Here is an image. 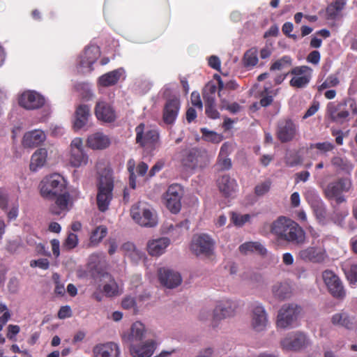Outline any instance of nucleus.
Returning a JSON list of instances; mask_svg holds the SVG:
<instances>
[{
	"label": "nucleus",
	"instance_id": "5",
	"mask_svg": "<svg viewBox=\"0 0 357 357\" xmlns=\"http://www.w3.org/2000/svg\"><path fill=\"white\" fill-rule=\"evenodd\" d=\"M66 190V181L59 174L45 176L40 183V192L46 199L52 200L56 195Z\"/></svg>",
	"mask_w": 357,
	"mask_h": 357
},
{
	"label": "nucleus",
	"instance_id": "58",
	"mask_svg": "<svg viewBox=\"0 0 357 357\" xmlns=\"http://www.w3.org/2000/svg\"><path fill=\"white\" fill-rule=\"evenodd\" d=\"M78 243L77 236L73 233H70L65 241L64 245L69 249H73L77 246Z\"/></svg>",
	"mask_w": 357,
	"mask_h": 357
},
{
	"label": "nucleus",
	"instance_id": "12",
	"mask_svg": "<svg viewBox=\"0 0 357 357\" xmlns=\"http://www.w3.org/2000/svg\"><path fill=\"white\" fill-rule=\"evenodd\" d=\"M183 190L181 185L172 184L169 186L164 195V199L167 208L173 213H177L181 208V198Z\"/></svg>",
	"mask_w": 357,
	"mask_h": 357
},
{
	"label": "nucleus",
	"instance_id": "43",
	"mask_svg": "<svg viewBox=\"0 0 357 357\" xmlns=\"http://www.w3.org/2000/svg\"><path fill=\"white\" fill-rule=\"evenodd\" d=\"M342 267L348 281L351 284L357 283V264L347 260L342 264Z\"/></svg>",
	"mask_w": 357,
	"mask_h": 357
},
{
	"label": "nucleus",
	"instance_id": "61",
	"mask_svg": "<svg viewBox=\"0 0 357 357\" xmlns=\"http://www.w3.org/2000/svg\"><path fill=\"white\" fill-rule=\"evenodd\" d=\"M191 102L192 105L199 109H202L203 104L200 98L199 93L197 91H193L191 93Z\"/></svg>",
	"mask_w": 357,
	"mask_h": 357
},
{
	"label": "nucleus",
	"instance_id": "20",
	"mask_svg": "<svg viewBox=\"0 0 357 357\" xmlns=\"http://www.w3.org/2000/svg\"><path fill=\"white\" fill-rule=\"evenodd\" d=\"M127 170L129 173V186L135 190L137 188V176H144L146 174L149 169L148 165L144 162H140L137 166L133 158H130L127 162Z\"/></svg>",
	"mask_w": 357,
	"mask_h": 357
},
{
	"label": "nucleus",
	"instance_id": "60",
	"mask_svg": "<svg viewBox=\"0 0 357 357\" xmlns=\"http://www.w3.org/2000/svg\"><path fill=\"white\" fill-rule=\"evenodd\" d=\"M293 29H294V25L290 22H285L282 25V31L285 36H287L289 38H291L293 39H296V35L290 34V33L293 31Z\"/></svg>",
	"mask_w": 357,
	"mask_h": 357
},
{
	"label": "nucleus",
	"instance_id": "63",
	"mask_svg": "<svg viewBox=\"0 0 357 357\" xmlns=\"http://www.w3.org/2000/svg\"><path fill=\"white\" fill-rule=\"evenodd\" d=\"M20 328L17 325H9L8 326L7 337L13 340V337L20 333Z\"/></svg>",
	"mask_w": 357,
	"mask_h": 357
},
{
	"label": "nucleus",
	"instance_id": "6",
	"mask_svg": "<svg viewBox=\"0 0 357 357\" xmlns=\"http://www.w3.org/2000/svg\"><path fill=\"white\" fill-rule=\"evenodd\" d=\"M348 105L354 114H357L356 102L351 98H344L337 103L334 102L328 103L326 114L332 121L342 122L349 116V112L347 109Z\"/></svg>",
	"mask_w": 357,
	"mask_h": 357
},
{
	"label": "nucleus",
	"instance_id": "40",
	"mask_svg": "<svg viewBox=\"0 0 357 357\" xmlns=\"http://www.w3.org/2000/svg\"><path fill=\"white\" fill-rule=\"evenodd\" d=\"M47 151L45 149L40 148L36 151L31 156L30 169L36 171L38 167H43L47 159Z\"/></svg>",
	"mask_w": 357,
	"mask_h": 357
},
{
	"label": "nucleus",
	"instance_id": "32",
	"mask_svg": "<svg viewBox=\"0 0 357 357\" xmlns=\"http://www.w3.org/2000/svg\"><path fill=\"white\" fill-rule=\"evenodd\" d=\"M169 244L170 240L167 237L150 240L147 243V252L153 257L160 256L165 252Z\"/></svg>",
	"mask_w": 357,
	"mask_h": 357
},
{
	"label": "nucleus",
	"instance_id": "2",
	"mask_svg": "<svg viewBox=\"0 0 357 357\" xmlns=\"http://www.w3.org/2000/svg\"><path fill=\"white\" fill-rule=\"evenodd\" d=\"M96 202L98 209L106 211L113 198L114 178L111 170L105 169L100 175L97 184Z\"/></svg>",
	"mask_w": 357,
	"mask_h": 357
},
{
	"label": "nucleus",
	"instance_id": "18",
	"mask_svg": "<svg viewBox=\"0 0 357 357\" xmlns=\"http://www.w3.org/2000/svg\"><path fill=\"white\" fill-rule=\"evenodd\" d=\"M43 96L34 91L24 92L19 98V105L26 109H37L45 105Z\"/></svg>",
	"mask_w": 357,
	"mask_h": 357
},
{
	"label": "nucleus",
	"instance_id": "46",
	"mask_svg": "<svg viewBox=\"0 0 357 357\" xmlns=\"http://www.w3.org/2000/svg\"><path fill=\"white\" fill-rule=\"evenodd\" d=\"M107 229L104 225L97 227L92 231L90 236V243L93 245L98 244L106 236Z\"/></svg>",
	"mask_w": 357,
	"mask_h": 357
},
{
	"label": "nucleus",
	"instance_id": "31",
	"mask_svg": "<svg viewBox=\"0 0 357 357\" xmlns=\"http://www.w3.org/2000/svg\"><path fill=\"white\" fill-rule=\"evenodd\" d=\"M93 353L94 357H119L120 351L116 344L107 342L95 346Z\"/></svg>",
	"mask_w": 357,
	"mask_h": 357
},
{
	"label": "nucleus",
	"instance_id": "10",
	"mask_svg": "<svg viewBox=\"0 0 357 357\" xmlns=\"http://www.w3.org/2000/svg\"><path fill=\"white\" fill-rule=\"evenodd\" d=\"M298 135V126L291 119L280 120L276 128V137L282 143H287L294 139Z\"/></svg>",
	"mask_w": 357,
	"mask_h": 357
},
{
	"label": "nucleus",
	"instance_id": "62",
	"mask_svg": "<svg viewBox=\"0 0 357 357\" xmlns=\"http://www.w3.org/2000/svg\"><path fill=\"white\" fill-rule=\"evenodd\" d=\"M71 315V309L68 305L62 306L58 312V317L61 319L70 317Z\"/></svg>",
	"mask_w": 357,
	"mask_h": 357
},
{
	"label": "nucleus",
	"instance_id": "29",
	"mask_svg": "<svg viewBox=\"0 0 357 357\" xmlns=\"http://www.w3.org/2000/svg\"><path fill=\"white\" fill-rule=\"evenodd\" d=\"M46 135L40 130H34L24 134L22 144L25 148H34L45 142Z\"/></svg>",
	"mask_w": 357,
	"mask_h": 357
},
{
	"label": "nucleus",
	"instance_id": "13",
	"mask_svg": "<svg viewBox=\"0 0 357 357\" xmlns=\"http://www.w3.org/2000/svg\"><path fill=\"white\" fill-rule=\"evenodd\" d=\"M52 200L54 202L49 206V211L52 215H59L66 213L73 206L74 200L66 190L56 195Z\"/></svg>",
	"mask_w": 357,
	"mask_h": 357
},
{
	"label": "nucleus",
	"instance_id": "44",
	"mask_svg": "<svg viewBox=\"0 0 357 357\" xmlns=\"http://www.w3.org/2000/svg\"><path fill=\"white\" fill-rule=\"evenodd\" d=\"M82 55L88 61V65H93L100 56V50L99 47L91 45L84 50Z\"/></svg>",
	"mask_w": 357,
	"mask_h": 357
},
{
	"label": "nucleus",
	"instance_id": "49",
	"mask_svg": "<svg viewBox=\"0 0 357 357\" xmlns=\"http://www.w3.org/2000/svg\"><path fill=\"white\" fill-rule=\"evenodd\" d=\"M201 132L205 141L218 144L222 140V136L221 135L213 131H210L205 128L201 129Z\"/></svg>",
	"mask_w": 357,
	"mask_h": 357
},
{
	"label": "nucleus",
	"instance_id": "42",
	"mask_svg": "<svg viewBox=\"0 0 357 357\" xmlns=\"http://www.w3.org/2000/svg\"><path fill=\"white\" fill-rule=\"evenodd\" d=\"M331 165L337 172L350 173L354 169V166L349 160L346 158L340 156H335L332 158Z\"/></svg>",
	"mask_w": 357,
	"mask_h": 357
},
{
	"label": "nucleus",
	"instance_id": "19",
	"mask_svg": "<svg viewBox=\"0 0 357 357\" xmlns=\"http://www.w3.org/2000/svg\"><path fill=\"white\" fill-rule=\"evenodd\" d=\"M181 107L180 100L174 97L167 100L162 111V120L168 125L176 121Z\"/></svg>",
	"mask_w": 357,
	"mask_h": 357
},
{
	"label": "nucleus",
	"instance_id": "54",
	"mask_svg": "<svg viewBox=\"0 0 357 357\" xmlns=\"http://www.w3.org/2000/svg\"><path fill=\"white\" fill-rule=\"evenodd\" d=\"M88 61L81 54L79 57L78 67L83 73H91L93 70V65H88Z\"/></svg>",
	"mask_w": 357,
	"mask_h": 357
},
{
	"label": "nucleus",
	"instance_id": "15",
	"mask_svg": "<svg viewBox=\"0 0 357 357\" xmlns=\"http://www.w3.org/2000/svg\"><path fill=\"white\" fill-rule=\"evenodd\" d=\"M88 162V155L84 151L83 141L76 137L70 144V163L74 167L86 165Z\"/></svg>",
	"mask_w": 357,
	"mask_h": 357
},
{
	"label": "nucleus",
	"instance_id": "36",
	"mask_svg": "<svg viewBox=\"0 0 357 357\" xmlns=\"http://www.w3.org/2000/svg\"><path fill=\"white\" fill-rule=\"evenodd\" d=\"M145 331L144 325L140 321H136L132 324L126 340L129 341L130 344L139 342L143 339Z\"/></svg>",
	"mask_w": 357,
	"mask_h": 357
},
{
	"label": "nucleus",
	"instance_id": "8",
	"mask_svg": "<svg viewBox=\"0 0 357 357\" xmlns=\"http://www.w3.org/2000/svg\"><path fill=\"white\" fill-rule=\"evenodd\" d=\"M130 215L138 225L146 227H153L158 224L157 216L149 208L133 205L130 208Z\"/></svg>",
	"mask_w": 357,
	"mask_h": 357
},
{
	"label": "nucleus",
	"instance_id": "57",
	"mask_svg": "<svg viewBox=\"0 0 357 357\" xmlns=\"http://www.w3.org/2000/svg\"><path fill=\"white\" fill-rule=\"evenodd\" d=\"M205 112L207 116L212 119H216L220 116V113L215 108V104L205 105Z\"/></svg>",
	"mask_w": 357,
	"mask_h": 357
},
{
	"label": "nucleus",
	"instance_id": "4",
	"mask_svg": "<svg viewBox=\"0 0 357 357\" xmlns=\"http://www.w3.org/2000/svg\"><path fill=\"white\" fill-rule=\"evenodd\" d=\"M211 156L208 151L202 148L185 149L183 151L181 162L190 169H204L210 163Z\"/></svg>",
	"mask_w": 357,
	"mask_h": 357
},
{
	"label": "nucleus",
	"instance_id": "7",
	"mask_svg": "<svg viewBox=\"0 0 357 357\" xmlns=\"http://www.w3.org/2000/svg\"><path fill=\"white\" fill-rule=\"evenodd\" d=\"M301 308L296 304H285L278 312L276 324L278 328H287L297 319Z\"/></svg>",
	"mask_w": 357,
	"mask_h": 357
},
{
	"label": "nucleus",
	"instance_id": "1",
	"mask_svg": "<svg viewBox=\"0 0 357 357\" xmlns=\"http://www.w3.org/2000/svg\"><path fill=\"white\" fill-rule=\"evenodd\" d=\"M270 231L279 242L301 245L305 241V233L303 228L284 216H280L272 222Z\"/></svg>",
	"mask_w": 357,
	"mask_h": 357
},
{
	"label": "nucleus",
	"instance_id": "11",
	"mask_svg": "<svg viewBox=\"0 0 357 357\" xmlns=\"http://www.w3.org/2000/svg\"><path fill=\"white\" fill-rule=\"evenodd\" d=\"M323 280L329 293L335 298L342 299L346 292L340 278L332 271L326 270L322 273Z\"/></svg>",
	"mask_w": 357,
	"mask_h": 357
},
{
	"label": "nucleus",
	"instance_id": "25",
	"mask_svg": "<svg viewBox=\"0 0 357 357\" xmlns=\"http://www.w3.org/2000/svg\"><path fill=\"white\" fill-rule=\"evenodd\" d=\"M156 348V342L153 340H147L142 344H130V352L133 357H151Z\"/></svg>",
	"mask_w": 357,
	"mask_h": 357
},
{
	"label": "nucleus",
	"instance_id": "48",
	"mask_svg": "<svg viewBox=\"0 0 357 357\" xmlns=\"http://www.w3.org/2000/svg\"><path fill=\"white\" fill-rule=\"evenodd\" d=\"M291 58L289 56L285 55L273 62L270 67V70H282L287 67L291 66Z\"/></svg>",
	"mask_w": 357,
	"mask_h": 357
},
{
	"label": "nucleus",
	"instance_id": "24",
	"mask_svg": "<svg viewBox=\"0 0 357 357\" xmlns=\"http://www.w3.org/2000/svg\"><path fill=\"white\" fill-rule=\"evenodd\" d=\"M95 114L98 120L107 123L114 122L116 119V112L112 106L105 101L96 103Z\"/></svg>",
	"mask_w": 357,
	"mask_h": 357
},
{
	"label": "nucleus",
	"instance_id": "50",
	"mask_svg": "<svg viewBox=\"0 0 357 357\" xmlns=\"http://www.w3.org/2000/svg\"><path fill=\"white\" fill-rule=\"evenodd\" d=\"M215 167L218 171H227L231 168L232 162L228 156L218 155Z\"/></svg>",
	"mask_w": 357,
	"mask_h": 357
},
{
	"label": "nucleus",
	"instance_id": "21",
	"mask_svg": "<svg viewBox=\"0 0 357 357\" xmlns=\"http://www.w3.org/2000/svg\"><path fill=\"white\" fill-rule=\"evenodd\" d=\"M158 274L160 283L167 288H175L181 283V275L169 268H160L158 271Z\"/></svg>",
	"mask_w": 357,
	"mask_h": 357
},
{
	"label": "nucleus",
	"instance_id": "64",
	"mask_svg": "<svg viewBox=\"0 0 357 357\" xmlns=\"http://www.w3.org/2000/svg\"><path fill=\"white\" fill-rule=\"evenodd\" d=\"M135 304V300L132 297H126L122 301L121 303L122 307L126 310L134 307Z\"/></svg>",
	"mask_w": 357,
	"mask_h": 357
},
{
	"label": "nucleus",
	"instance_id": "3",
	"mask_svg": "<svg viewBox=\"0 0 357 357\" xmlns=\"http://www.w3.org/2000/svg\"><path fill=\"white\" fill-rule=\"evenodd\" d=\"M351 179L348 177H340L322 186L324 197L328 201H335L337 204L346 202L344 193L349 192L352 188Z\"/></svg>",
	"mask_w": 357,
	"mask_h": 357
},
{
	"label": "nucleus",
	"instance_id": "34",
	"mask_svg": "<svg viewBox=\"0 0 357 357\" xmlns=\"http://www.w3.org/2000/svg\"><path fill=\"white\" fill-rule=\"evenodd\" d=\"M123 73L122 68H119L107 73L99 77L100 85L107 87L116 84L120 79Z\"/></svg>",
	"mask_w": 357,
	"mask_h": 357
},
{
	"label": "nucleus",
	"instance_id": "30",
	"mask_svg": "<svg viewBox=\"0 0 357 357\" xmlns=\"http://www.w3.org/2000/svg\"><path fill=\"white\" fill-rule=\"evenodd\" d=\"M220 192L225 197H230L236 192L238 185L236 181L229 175H223L217 181Z\"/></svg>",
	"mask_w": 357,
	"mask_h": 357
},
{
	"label": "nucleus",
	"instance_id": "39",
	"mask_svg": "<svg viewBox=\"0 0 357 357\" xmlns=\"http://www.w3.org/2000/svg\"><path fill=\"white\" fill-rule=\"evenodd\" d=\"M238 250L241 253L247 255L249 252H257L260 255H265L267 250L259 242H245L241 244Z\"/></svg>",
	"mask_w": 357,
	"mask_h": 357
},
{
	"label": "nucleus",
	"instance_id": "37",
	"mask_svg": "<svg viewBox=\"0 0 357 357\" xmlns=\"http://www.w3.org/2000/svg\"><path fill=\"white\" fill-rule=\"evenodd\" d=\"M272 293L276 298L284 300L291 295V289L287 282H277L272 287Z\"/></svg>",
	"mask_w": 357,
	"mask_h": 357
},
{
	"label": "nucleus",
	"instance_id": "26",
	"mask_svg": "<svg viewBox=\"0 0 357 357\" xmlns=\"http://www.w3.org/2000/svg\"><path fill=\"white\" fill-rule=\"evenodd\" d=\"M331 322L335 326L344 327L348 330H354L357 328L356 318L344 311L333 314L331 317Z\"/></svg>",
	"mask_w": 357,
	"mask_h": 357
},
{
	"label": "nucleus",
	"instance_id": "14",
	"mask_svg": "<svg viewBox=\"0 0 357 357\" xmlns=\"http://www.w3.org/2000/svg\"><path fill=\"white\" fill-rule=\"evenodd\" d=\"M312 69L307 66H296L292 68L289 73L294 77L289 82L290 86L297 89L306 87L312 79Z\"/></svg>",
	"mask_w": 357,
	"mask_h": 357
},
{
	"label": "nucleus",
	"instance_id": "23",
	"mask_svg": "<svg viewBox=\"0 0 357 357\" xmlns=\"http://www.w3.org/2000/svg\"><path fill=\"white\" fill-rule=\"evenodd\" d=\"M268 324L267 314L264 307L259 304L253 307L251 314V326L256 331H264Z\"/></svg>",
	"mask_w": 357,
	"mask_h": 357
},
{
	"label": "nucleus",
	"instance_id": "47",
	"mask_svg": "<svg viewBox=\"0 0 357 357\" xmlns=\"http://www.w3.org/2000/svg\"><path fill=\"white\" fill-rule=\"evenodd\" d=\"M340 83L339 77L335 74H331L328 75L324 82L317 86V91L319 93H321L326 89L337 86Z\"/></svg>",
	"mask_w": 357,
	"mask_h": 357
},
{
	"label": "nucleus",
	"instance_id": "45",
	"mask_svg": "<svg viewBox=\"0 0 357 357\" xmlns=\"http://www.w3.org/2000/svg\"><path fill=\"white\" fill-rule=\"evenodd\" d=\"M257 50L256 48H251L245 52L243 56V65L246 68L253 67L258 63Z\"/></svg>",
	"mask_w": 357,
	"mask_h": 357
},
{
	"label": "nucleus",
	"instance_id": "41",
	"mask_svg": "<svg viewBox=\"0 0 357 357\" xmlns=\"http://www.w3.org/2000/svg\"><path fill=\"white\" fill-rule=\"evenodd\" d=\"M102 276L109 280V283L103 286V291L108 297H114L121 294L119 287L115 280L107 273H104Z\"/></svg>",
	"mask_w": 357,
	"mask_h": 357
},
{
	"label": "nucleus",
	"instance_id": "9",
	"mask_svg": "<svg viewBox=\"0 0 357 357\" xmlns=\"http://www.w3.org/2000/svg\"><path fill=\"white\" fill-rule=\"evenodd\" d=\"M191 252L196 256H209L213 249V241L206 234H195L190 244Z\"/></svg>",
	"mask_w": 357,
	"mask_h": 357
},
{
	"label": "nucleus",
	"instance_id": "55",
	"mask_svg": "<svg viewBox=\"0 0 357 357\" xmlns=\"http://www.w3.org/2000/svg\"><path fill=\"white\" fill-rule=\"evenodd\" d=\"M222 108L228 110L231 114H236L241 111L242 107L237 102L229 103L227 100H222Z\"/></svg>",
	"mask_w": 357,
	"mask_h": 357
},
{
	"label": "nucleus",
	"instance_id": "33",
	"mask_svg": "<svg viewBox=\"0 0 357 357\" xmlns=\"http://www.w3.org/2000/svg\"><path fill=\"white\" fill-rule=\"evenodd\" d=\"M90 116V108L86 105H79L75 112L73 127L75 130H79L86 126Z\"/></svg>",
	"mask_w": 357,
	"mask_h": 357
},
{
	"label": "nucleus",
	"instance_id": "59",
	"mask_svg": "<svg viewBox=\"0 0 357 357\" xmlns=\"http://www.w3.org/2000/svg\"><path fill=\"white\" fill-rule=\"evenodd\" d=\"M321 59L320 52L317 50H314L311 52L307 56L306 60L308 63H310L313 65L319 64Z\"/></svg>",
	"mask_w": 357,
	"mask_h": 357
},
{
	"label": "nucleus",
	"instance_id": "28",
	"mask_svg": "<svg viewBox=\"0 0 357 357\" xmlns=\"http://www.w3.org/2000/svg\"><path fill=\"white\" fill-rule=\"evenodd\" d=\"M236 304L231 301H220L213 310V318L220 320L231 317L234 314Z\"/></svg>",
	"mask_w": 357,
	"mask_h": 357
},
{
	"label": "nucleus",
	"instance_id": "53",
	"mask_svg": "<svg viewBox=\"0 0 357 357\" xmlns=\"http://www.w3.org/2000/svg\"><path fill=\"white\" fill-rule=\"evenodd\" d=\"M271 185V181L270 180H266V181L257 185L255 188V193L257 196H262L267 193Z\"/></svg>",
	"mask_w": 357,
	"mask_h": 357
},
{
	"label": "nucleus",
	"instance_id": "38",
	"mask_svg": "<svg viewBox=\"0 0 357 357\" xmlns=\"http://www.w3.org/2000/svg\"><path fill=\"white\" fill-rule=\"evenodd\" d=\"M346 0H334L328 5L326 9V18L328 20H335L339 13L344 9L346 6Z\"/></svg>",
	"mask_w": 357,
	"mask_h": 357
},
{
	"label": "nucleus",
	"instance_id": "17",
	"mask_svg": "<svg viewBox=\"0 0 357 357\" xmlns=\"http://www.w3.org/2000/svg\"><path fill=\"white\" fill-rule=\"evenodd\" d=\"M144 130L145 124L144 123H139L135 128L136 143L142 147L155 144L159 140L158 132L156 130H148L145 132Z\"/></svg>",
	"mask_w": 357,
	"mask_h": 357
},
{
	"label": "nucleus",
	"instance_id": "52",
	"mask_svg": "<svg viewBox=\"0 0 357 357\" xmlns=\"http://www.w3.org/2000/svg\"><path fill=\"white\" fill-rule=\"evenodd\" d=\"M250 219L249 214L240 215L235 212L231 213V220L235 226L242 227Z\"/></svg>",
	"mask_w": 357,
	"mask_h": 357
},
{
	"label": "nucleus",
	"instance_id": "35",
	"mask_svg": "<svg viewBox=\"0 0 357 357\" xmlns=\"http://www.w3.org/2000/svg\"><path fill=\"white\" fill-rule=\"evenodd\" d=\"M109 144V138L101 133L93 134L87 139V145L93 149H103L107 148Z\"/></svg>",
	"mask_w": 357,
	"mask_h": 357
},
{
	"label": "nucleus",
	"instance_id": "16",
	"mask_svg": "<svg viewBox=\"0 0 357 357\" xmlns=\"http://www.w3.org/2000/svg\"><path fill=\"white\" fill-rule=\"evenodd\" d=\"M281 347L284 350L298 351L308 344L306 335L301 332L290 333L281 340Z\"/></svg>",
	"mask_w": 357,
	"mask_h": 357
},
{
	"label": "nucleus",
	"instance_id": "27",
	"mask_svg": "<svg viewBox=\"0 0 357 357\" xmlns=\"http://www.w3.org/2000/svg\"><path fill=\"white\" fill-rule=\"evenodd\" d=\"M299 257L305 261L319 263L325 259V251L318 247H307L299 252Z\"/></svg>",
	"mask_w": 357,
	"mask_h": 357
},
{
	"label": "nucleus",
	"instance_id": "22",
	"mask_svg": "<svg viewBox=\"0 0 357 357\" xmlns=\"http://www.w3.org/2000/svg\"><path fill=\"white\" fill-rule=\"evenodd\" d=\"M313 212L319 222L324 223L326 218V206L323 200L314 191L307 197Z\"/></svg>",
	"mask_w": 357,
	"mask_h": 357
},
{
	"label": "nucleus",
	"instance_id": "56",
	"mask_svg": "<svg viewBox=\"0 0 357 357\" xmlns=\"http://www.w3.org/2000/svg\"><path fill=\"white\" fill-rule=\"evenodd\" d=\"M30 266L32 268L38 267L43 270H47L50 267V262L47 259L42 258L37 260H31Z\"/></svg>",
	"mask_w": 357,
	"mask_h": 357
},
{
	"label": "nucleus",
	"instance_id": "51",
	"mask_svg": "<svg viewBox=\"0 0 357 357\" xmlns=\"http://www.w3.org/2000/svg\"><path fill=\"white\" fill-rule=\"evenodd\" d=\"M335 148L334 145L329 142L312 143L309 145L308 149H317L321 153H325L332 151Z\"/></svg>",
	"mask_w": 357,
	"mask_h": 357
}]
</instances>
